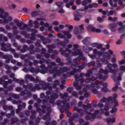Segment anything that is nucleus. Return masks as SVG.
<instances>
[{"label": "nucleus", "instance_id": "f257e3e1", "mask_svg": "<svg viewBox=\"0 0 125 125\" xmlns=\"http://www.w3.org/2000/svg\"><path fill=\"white\" fill-rule=\"evenodd\" d=\"M102 62L104 63V64H106L107 65V67H105V70H104L102 69L100 70V71L98 74L99 78L101 80H103L104 81H105L108 79V76L106 75L104 77H103V74L104 75H107V74H109V73H112L113 74L112 76V79H113L115 81L116 79L118 81L122 80V74H119L118 75H116L117 74V71L112 69V67L113 68H118V64L116 63H114L113 64L111 63H109V62L108 61L105 60H102Z\"/></svg>", "mask_w": 125, "mask_h": 125}, {"label": "nucleus", "instance_id": "f03ea898", "mask_svg": "<svg viewBox=\"0 0 125 125\" xmlns=\"http://www.w3.org/2000/svg\"><path fill=\"white\" fill-rule=\"evenodd\" d=\"M10 26L12 27V30H16L17 29V26L20 28V30H24V29L28 27V25L27 24H24L23 27H21L22 24L19 22V20L17 19L14 20V22H10L9 25H6V29L7 30H11V28Z\"/></svg>", "mask_w": 125, "mask_h": 125}, {"label": "nucleus", "instance_id": "7ed1b4c3", "mask_svg": "<svg viewBox=\"0 0 125 125\" xmlns=\"http://www.w3.org/2000/svg\"><path fill=\"white\" fill-rule=\"evenodd\" d=\"M0 18L3 19V23L6 24L12 21V17L8 16V15L4 13V10L1 8H0Z\"/></svg>", "mask_w": 125, "mask_h": 125}, {"label": "nucleus", "instance_id": "20e7f679", "mask_svg": "<svg viewBox=\"0 0 125 125\" xmlns=\"http://www.w3.org/2000/svg\"><path fill=\"white\" fill-rule=\"evenodd\" d=\"M98 85H103V86H104V89H102V90H103L104 91H107L106 87L108 85V84H107V83H104L103 84L102 83L99 82H97V83H95L92 84L91 85H87L86 88L88 89V88H92L93 87H97Z\"/></svg>", "mask_w": 125, "mask_h": 125}, {"label": "nucleus", "instance_id": "39448f33", "mask_svg": "<svg viewBox=\"0 0 125 125\" xmlns=\"http://www.w3.org/2000/svg\"><path fill=\"white\" fill-rule=\"evenodd\" d=\"M38 21H41L40 25L41 26H45V27H48V23H45L44 21H45V19H40V18H37L36 21L34 22V24L35 25V28H39L40 27V24L38 23Z\"/></svg>", "mask_w": 125, "mask_h": 125}, {"label": "nucleus", "instance_id": "423d86ee", "mask_svg": "<svg viewBox=\"0 0 125 125\" xmlns=\"http://www.w3.org/2000/svg\"><path fill=\"white\" fill-rule=\"evenodd\" d=\"M109 110V107H108V105H106L104 107V110L100 109L99 111L98 110L95 111V113L96 114H104L105 116H108L109 115H110V112L108 111Z\"/></svg>", "mask_w": 125, "mask_h": 125}, {"label": "nucleus", "instance_id": "0eeeda50", "mask_svg": "<svg viewBox=\"0 0 125 125\" xmlns=\"http://www.w3.org/2000/svg\"><path fill=\"white\" fill-rule=\"evenodd\" d=\"M67 71V68L64 67L63 69H61L60 70H57L56 68L53 70H50V74H57L58 76L60 75L61 73H63V72H66Z\"/></svg>", "mask_w": 125, "mask_h": 125}, {"label": "nucleus", "instance_id": "6e6552de", "mask_svg": "<svg viewBox=\"0 0 125 125\" xmlns=\"http://www.w3.org/2000/svg\"><path fill=\"white\" fill-rule=\"evenodd\" d=\"M69 30L66 31H63V34L65 37L67 38V39H71L72 38V34H71V32H72V29H73V26L72 25H70L68 26Z\"/></svg>", "mask_w": 125, "mask_h": 125}, {"label": "nucleus", "instance_id": "1a4fd4ad", "mask_svg": "<svg viewBox=\"0 0 125 125\" xmlns=\"http://www.w3.org/2000/svg\"><path fill=\"white\" fill-rule=\"evenodd\" d=\"M99 12H102L103 15H107V16H112L114 14V12L113 11H110L108 12V11H103L102 9H99Z\"/></svg>", "mask_w": 125, "mask_h": 125}, {"label": "nucleus", "instance_id": "9d476101", "mask_svg": "<svg viewBox=\"0 0 125 125\" xmlns=\"http://www.w3.org/2000/svg\"><path fill=\"white\" fill-rule=\"evenodd\" d=\"M87 30L91 31L92 32H96V33H101V30L100 29H96L91 25H89L87 27Z\"/></svg>", "mask_w": 125, "mask_h": 125}, {"label": "nucleus", "instance_id": "9b49d317", "mask_svg": "<svg viewBox=\"0 0 125 125\" xmlns=\"http://www.w3.org/2000/svg\"><path fill=\"white\" fill-rule=\"evenodd\" d=\"M69 1V4H66L65 5V6L67 8H70V6H73L74 5V2H75V0H63V2H65V3H68Z\"/></svg>", "mask_w": 125, "mask_h": 125}, {"label": "nucleus", "instance_id": "f8f14e48", "mask_svg": "<svg viewBox=\"0 0 125 125\" xmlns=\"http://www.w3.org/2000/svg\"><path fill=\"white\" fill-rule=\"evenodd\" d=\"M74 50L75 51L74 53H73L72 54L73 55L76 56V55H81V54L82 53L81 52V51L79 50V49H77L78 47H79V45L77 44L74 45Z\"/></svg>", "mask_w": 125, "mask_h": 125}, {"label": "nucleus", "instance_id": "ddd939ff", "mask_svg": "<svg viewBox=\"0 0 125 125\" xmlns=\"http://www.w3.org/2000/svg\"><path fill=\"white\" fill-rule=\"evenodd\" d=\"M108 27L112 31V32H115L117 30V27H118V24L116 23H110L108 25Z\"/></svg>", "mask_w": 125, "mask_h": 125}, {"label": "nucleus", "instance_id": "4468645a", "mask_svg": "<svg viewBox=\"0 0 125 125\" xmlns=\"http://www.w3.org/2000/svg\"><path fill=\"white\" fill-rule=\"evenodd\" d=\"M118 0H109V4L111 5V6H112V7H116L117 6L118 4L117 2H118Z\"/></svg>", "mask_w": 125, "mask_h": 125}, {"label": "nucleus", "instance_id": "2eb2a0df", "mask_svg": "<svg viewBox=\"0 0 125 125\" xmlns=\"http://www.w3.org/2000/svg\"><path fill=\"white\" fill-rule=\"evenodd\" d=\"M106 121L107 124H114V123H116V117L107 118Z\"/></svg>", "mask_w": 125, "mask_h": 125}, {"label": "nucleus", "instance_id": "dca6fc26", "mask_svg": "<svg viewBox=\"0 0 125 125\" xmlns=\"http://www.w3.org/2000/svg\"><path fill=\"white\" fill-rule=\"evenodd\" d=\"M91 46L92 47H96V48H97L98 49H100V48H102V44H97V43H93L91 44Z\"/></svg>", "mask_w": 125, "mask_h": 125}, {"label": "nucleus", "instance_id": "f3484780", "mask_svg": "<svg viewBox=\"0 0 125 125\" xmlns=\"http://www.w3.org/2000/svg\"><path fill=\"white\" fill-rule=\"evenodd\" d=\"M3 58L4 59H6V63H8V62H9V60H10V59H12V56L11 55H4L3 57Z\"/></svg>", "mask_w": 125, "mask_h": 125}, {"label": "nucleus", "instance_id": "a211bd4d", "mask_svg": "<svg viewBox=\"0 0 125 125\" xmlns=\"http://www.w3.org/2000/svg\"><path fill=\"white\" fill-rule=\"evenodd\" d=\"M59 103H60V105H63V107H69V104H66V101L60 102V101H59L57 104H59Z\"/></svg>", "mask_w": 125, "mask_h": 125}, {"label": "nucleus", "instance_id": "6ab92c4d", "mask_svg": "<svg viewBox=\"0 0 125 125\" xmlns=\"http://www.w3.org/2000/svg\"><path fill=\"white\" fill-rule=\"evenodd\" d=\"M83 93L85 97H87L88 96V93L86 92V89L84 88L83 89V92H79V95H82V94Z\"/></svg>", "mask_w": 125, "mask_h": 125}, {"label": "nucleus", "instance_id": "aec40b11", "mask_svg": "<svg viewBox=\"0 0 125 125\" xmlns=\"http://www.w3.org/2000/svg\"><path fill=\"white\" fill-rule=\"evenodd\" d=\"M56 5H57L58 7L63 8L64 3L62 2L58 1L56 2Z\"/></svg>", "mask_w": 125, "mask_h": 125}, {"label": "nucleus", "instance_id": "412c9836", "mask_svg": "<svg viewBox=\"0 0 125 125\" xmlns=\"http://www.w3.org/2000/svg\"><path fill=\"white\" fill-rule=\"evenodd\" d=\"M118 98V95H117L116 94H114L113 95V97L112 98V97H109L108 98V101H110V100H117L116 99V98Z\"/></svg>", "mask_w": 125, "mask_h": 125}, {"label": "nucleus", "instance_id": "4be33fe9", "mask_svg": "<svg viewBox=\"0 0 125 125\" xmlns=\"http://www.w3.org/2000/svg\"><path fill=\"white\" fill-rule=\"evenodd\" d=\"M25 78L26 80H30V81H31L32 82H34V81H35L34 78H33L31 75H27L25 76Z\"/></svg>", "mask_w": 125, "mask_h": 125}, {"label": "nucleus", "instance_id": "5701e85b", "mask_svg": "<svg viewBox=\"0 0 125 125\" xmlns=\"http://www.w3.org/2000/svg\"><path fill=\"white\" fill-rule=\"evenodd\" d=\"M112 105L114 106V107H117L119 106V104L118 103V101L117 100H112Z\"/></svg>", "mask_w": 125, "mask_h": 125}, {"label": "nucleus", "instance_id": "b1692460", "mask_svg": "<svg viewBox=\"0 0 125 125\" xmlns=\"http://www.w3.org/2000/svg\"><path fill=\"white\" fill-rule=\"evenodd\" d=\"M104 102H106V99L105 98H104L101 100V103L99 104V107L102 108L103 106V104H102V103H104Z\"/></svg>", "mask_w": 125, "mask_h": 125}, {"label": "nucleus", "instance_id": "393cba45", "mask_svg": "<svg viewBox=\"0 0 125 125\" xmlns=\"http://www.w3.org/2000/svg\"><path fill=\"white\" fill-rule=\"evenodd\" d=\"M57 97H58L57 94H54V95H53L51 97V100L50 101V103H53V102H54V99H56Z\"/></svg>", "mask_w": 125, "mask_h": 125}, {"label": "nucleus", "instance_id": "a878e982", "mask_svg": "<svg viewBox=\"0 0 125 125\" xmlns=\"http://www.w3.org/2000/svg\"><path fill=\"white\" fill-rule=\"evenodd\" d=\"M108 20H109V21H112V22H116V21H118V18L115 17L113 19L112 17H109L108 18Z\"/></svg>", "mask_w": 125, "mask_h": 125}, {"label": "nucleus", "instance_id": "bb28decb", "mask_svg": "<svg viewBox=\"0 0 125 125\" xmlns=\"http://www.w3.org/2000/svg\"><path fill=\"white\" fill-rule=\"evenodd\" d=\"M43 120L45 121H50V116H49V114H47L43 117Z\"/></svg>", "mask_w": 125, "mask_h": 125}, {"label": "nucleus", "instance_id": "cd10ccee", "mask_svg": "<svg viewBox=\"0 0 125 125\" xmlns=\"http://www.w3.org/2000/svg\"><path fill=\"white\" fill-rule=\"evenodd\" d=\"M93 51L94 54H97V55H101V52H98V50H97V49H94Z\"/></svg>", "mask_w": 125, "mask_h": 125}, {"label": "nucleus", "instance_id": "c85d7f7f", "mask_svg": "<svg viewBox=\"0 0 125 125\" xmlns=\"http://www.w3.org/2000/svg\"><path fill=\"white\" fill-rule=\"evenodd\" d=\"M104 18H106V16H105V15H104V16H103V17H102V18L101 17H98L97 18V20L99 22H102V21H103Z\"/></svg>", "mask_w": 125, "mask_h": 125}, {"label": "nucleus", "instance_id": "c756f323", "mask_svg": "<svg viewBox=\"0 0 125 125\" xmlns=\"http://www.w3.org/2000/svg\"><path fill=\"white\" fill-rule=\"evenodd\" d=\"M90 41V39H89V38H86L85 40H83V43H84V44H85V43H87V42H89Z\"/></svg>", "mask_w": 125, "mask_h": 125}, {"label": "nucleus", "instance_id": "7c9ffc66", "mask_svg": "<svg viewBox=\"0 0 125 125\" xmlns=\"http://www.w3.org/2000/svg\"><path fill=\"white\" fill-rule=\"evenodd\" d=\"M91 117H92V114L88 113H87V115L86 116L85 119L86 120H88L90 119V118H91Z\"/></svg>", "mask_w": 125, "mask_h": 125}, {"label": "nucleus", "instance_id": "2f4dec72", "mask_svg": "<svg viewBox=\"0 0 125 125\" xmlns=\"http://www.w3.org/2000/svg\"><path fill=\"white\" fill-rule=\"evenodd\" d=\"M98 6V4L97 3H93L92 4L89 5V8H92V7H97Z\"/></svg>", "mask_w": 125, "mask_h": 125}, {"label": "nucleus", "instance_id": "473e14b6", "mask_svg": "<svg viewBox=\"0 0 125 125\" xmlns=\"http://www.w3.org/2000/svg\"><path fill=\"white\" fill-rule=\"evenodd\" d=\"M13 80L14 82H17V83H19L21 84H23L24 83V81L23 80H18L16 79H14Z\"/></svg>", "mask_w": 125, "mask_h": 125}, {"label": "nucleus", "instance_id": "72a5a7b5", "mask_svg": "<svg viewBox=\"0 0 125 125\" xmlns=\"http://www.w3.org/2000/svg\"><path fill=\"white\" fill-rule=\"evenodd\" d=\"M83 109H88V108H90V107H91V104H88L87 105V106H86L84 104L83 105Z\"/></svg>", "mask_w": 125, "mask_h": 125}, {"label": "nucleus", "instance_id": "f704fd0d", "mask_svg": "<svg viewBox=\"0 0 125 125\" xmlns=\"http://www.w3.org/2000/svg\"><path fill=\"white\" fill-rule=\"evenodd\" d=\"M74 20L75 21H79L80 20V16H79V14L74 15Z\"/></svg>", "mask_w": 125, "mask_h": 125}, {"label": "nucleus", "instance_id": "c9c22d12", "mask_svg": "<svg viewBox=\"0 0 125 125\" xmlns=\"http://www.w3.org/2000/svg\"><path fill=\"white\" fill-rule=\"evenodd\" d=\"M74 86H75V87H76V88L77 89H79V88H81V86H79V85H78L77 82H75L74 83Z\"/></svg>", "mask_w": 125, "mask_h": 125}, {"label": "nucleus", "instance_id": "e433bc0d", "mask_svg": "<svg viewBox=\"0 0 125 125\" xmlns=\"http://www.w3.org/2000/svg\"><path fill=\"white\" fill-rule=\"evenodd\" d=\"M118 4L119 5H121V6L125 7V5L123 3V1L122 0H119L118 1Z\"/></svg>", "mask_w": 125, "mask_h": 125}, {"label": "nucleus", "instance_id": "4c0bfd02", "mask_svg": "<svg viewBox=\"0 0 125 125\" xmlns=\"http://www.w3.org/2000/svg\"><path fill=\"white\" fill-rule=\"evenodd\" d=\"M75 2L76 4L78 5H80V4H82V0H76Z\"/></svg>", "mask_w": 125, "mask_h": 125}, {"label": "nucleus", "instance_id": "58836bf2", "mask_svg": "<svg viewBox=\"0 0 125 125\" xmlns=\"http://www.w3.org/2000/svg\"><path fill=\"white\" fill-rule=\"evenodd\" d=\"M38 13H37L36 11H34V12H32V13H31V16L33 17H35V16H37Z\"/></svg>", "mask_w": 125, "mask_h": 125}, {"label": "nucleus", "instance_id": "ea45409f", "mask_svg": "<svg viewBox=\"0 0 125 125\" xmlns=\"http://www.w3.org/2000/svg\"><path fill=\"white\" fill-rule=\"evenodd\" d=\"M52 25H54V26H57L59 25V22H58V21H54L53 22Z\"/></svg>", "mask_w": 125, "mask_h": 125}, {"label": "nucleus", "instance_id": "a19ab883", "mask_svg": "<svg viewBox=\"0 0 125 125\" xmlns=\"http://www.w3.org/2000/svg\"><path fill=\"white\" fill-rule=\"evenodd\" d=\"M116 55H113V57L111 59V62H116Z\"/></svg>", "mask_w": 125, "mask_h": 125}, {"label": "nucleus", "instance_id": "79ce46f5", "mask_svg": "<svg viewBox=\"0 0 125 125\" xmlns=\"http://www.w3.org/2000/svg\"><path fill=\"white\" fill-rule=\"evenodd\" d=\"M117 112V108L116 107L112 108V110L110 111V113H116Z\"/></svg>", "mask_w": 125, "mask_h": 125}, {"label": "nucleus", "instance_id": "37998d69", "mask_svg": "<svg viewBox=\"0 0 125 125\" xmlns=\"http://www.w3.org/2000/svg\"><path fill=\"white\" fill-rule=\"evenodd\" d=\"M124 29H125V25H123L120 28H119V32H123Z\"/></svg>", "mask_w": 125, "mask_h": 125}, {"label": "nucleus", "instance_id": "c03bdc74", "mask_svg": "<svg viewBox=\"0 0 125 125\" xmlns=\"http://www.w3.org/2000/svg\"><path fill=\"white\" fill-rule=\"evenodd\" d=\"M73 120H74L73 118H70L69 119V123L70 124V125H74V123H73Z\"/></svg>", "mask_w": 125, "mask_h": 125}, {"label": "nucleus", "instance_id": "a18cd8bd", "mask_svg": "<svg viewBox=\"0 0 125 125\" xmlns=\"http://www.w3.org/2000/svg\"><path fill=\"white\" fill-rule=\"evenodd\" d=\"M118 89V84H115V86L113 88L112 90L113 91H116Z\"/></svg>", "mask_w": 125, "mask_h": 125}, {"label": "nucleus", "instance_id": "49530a36", "mask_svg": "<svg viewBox=\"0 0 125 125\" xmlns=\"http://www.w3.org/2000/svg\"><path fill=\"white\" fill-rule=\"evenodd\" d=\"M87 4V2L86 1V0H85L82 2V5H86Z\"/></svg>", "mask_w": 125, "mask_h": 125}, {"label": "nucleus", "instance_id": "de8ad7c7", "mask_svg": "<svg viewBox=\"0 0 125 125\" xmlns=\"http://www.w3.org/2000/svg\"><path fill=\"white\" fill-rule=\"evenodd\" d=\"M58 36L59 38H60L61 39H63V38H64V36H63V35L61 34H59Z\"/></svg>", "mask_w": 125, "mask_h": 125}, {"label": "nucleus", "instance_id": "09e8293b", "mask_svg": "<svg viewBox=\"0 0 125 125\" xmlns=\"http://www.w3.org/2000/svg\"><path fill=\"white\" fill-rule=\"evenodd\" d=\"M125 60H122L119 62V64H120V65H122V64H125Z\"/></svg>", "mask_w": 125, "mask_h": 125}, {"label": "nucleus", "instance_id": "8fccbe9b", "mask_svg": "<svg viewBox=\"0 0 125 125\" xmlns=\"http://www.w3.org/2000/svg\"><path fill=\"white\" fill-rule=\"evenodd\" d=\"M59 13H64L65 11L63 9H61L59 11Z\"/></svg>", "mask_w": 125, "mask_h": 125}, {"label": "nucleus", "instance_id": "3c124183", "mask_svg": "<svg viewBox=\"0 0 125 125\" xmlns=\"http://www.w3.org/2000/svg\"><path fill=\"white\" fill-rule=\"evenodd\" d=\"M54 30H55L56 31H57L58 32H59L60 31V29H59V27L57 26H55L54 27Z\"/></svg>", "mask_w": 125, "mask_h": 125}, {"label": "nucleus", "instance_id": "603ef678", "mask_svg": "<svg viewBox=\"0 0 125 125\" xmlns=\"http://www.w3.org/2000/svg\"><path fill=\"white\" fill-rule=\"evenodd\" d=\"M120 70H121V71H125V66H122L120 67Z\"/></svg>", "mask_w": 125, "mask_h": 125}, {"label": "nucleus", "instance_id": "864d4df0", "mask_svg": "<svg viewBox=\"0 0 125 125\" xmlns=\"http://www.w3.org/2000/svg\"><path fill=\"white\" fill-rule=\"evenodd\" d=\"M57 84H59V81L57 80L54 82V85H57Z\"/></svg>", "mask_w": 125, "mask_h": 125}, {"label": "nucleus", "instance_id": "5fc2aeb1", "mask_svg": "<svg viewBox=\"0 0 125 125\" xmlns=\"http://www.w3.org/2000/svg\"><path fill=\"white\" fill-rule=\"evenodd\" d=\"M40 85H36L35 86V88H36V89H38V90H40V89H41V88L39 87Z\"/></svg>", "mask_w": 125, "mask_h": 125}, {"label": "nucleus", "instance_id": "6e6d98bb", "mask_svg": "<svg viewBox=\"0 0 125 125\" xmlns=\"http://www.w3.org/2000/svg\"><path fill=\"white\" fill-rule=\"evenodd\" d=\"M121 43H122V41L121 40H118L116 42V44H121Z\"/></svg>", "mask_w": 125, "mask_h": 125}, {"label": "nucleus", "instance_id": "4d7b16f0", "mask_svg": "<svg viewBox=\"0 0 125 125\" xmlns=\"http://www.w3.org/2000/svg\"><path fill=\"white\" fill-rule=\"evenodd\" d=\"M51 125H57V123H56V121H53L51 122Z\"/></svg>", "mask_w": 125, "mask_h": 125}, {"label": "nucleus", "instance_id": "13d9d810", "mask_svg": "<svg viewBox=\"0 0 125 125\" xmlns=\"http://www.w3.org/2000/svg\"><path fill=\"white\" fill-rule=\"evenodd\" d=\"M82 105H83V102H80L78 103L79 107H82Z\"/></svg>", "mask_w": 125, "mask_h": 125}, {"label": "nucleus", "instance_id": "bf43d9fd", "mask_svg": "<svg viewBox=\"0 0 125 125\" xmlns=\"http://www.w3.org/2000/svg\"><path fill=\"white\" fill-rule=\"evenodd\" d=\"M14 56L16 58H18V57H19V55L16 53L14 54Z\"/></svg>", "mask_w": 125, "mask_h": 125}, {"label": "nucleus", "instance_id": "052dcab7", "mask_svg": "<svg viewBox=\"0 0 125 125\" xmlns=\"http://www.w3.org/2000/svg\"><path fill=\"white\" fill-rule=\"evenodd\" d=\"M72 9L73 10H75V9H77V6H76V5H73V6H72Z\"/></svg>", "mask_w": 125, "mask_h": 125}, {"label": "nucleus", "instance_id": "680f3d73", "mask_svg": "<svg viewBox=\"0 0 125 125\" xmlns=\"http://www.w3.org/2000/svg\"><path fill=\"white\" fill-rule=\"evenodd\" d=\"M74 109L75 110V111H77V112H80V109H79V108H78V107H75L74 108Z\"/></svg>", "mask_w": 125, "mask_h": 125}, {"label": "nucleus", "instance_id": "e2e57ef3", "mask_svg": "<svg viewBox=\"0 0 125 125\" xmlns=\"http://www.w3.org/2000/svg\"><path fill=\"white\" fill-rule=\"evenodd\" d=\"M10 77L11 79H14V74H11L10 75Z\"/></svg>", "mask_w": 125, "mask_h": 125}, {"label": "nucleus", "instance_id": "0e129e2a", "mask_svg": "<svg viewBox=\"0 0 125 125\" xmlns=\"http://www.w3.org/2000/svg\"><path fill=\"white\" fill-rule=\"evenodd\" d=\"M117 25H119V26H122L123 25V22L120 21L117 22Z\"/></svg>", "mask_w": 125, "mask_h": 125}, {"label": "nucleus", "instance_id": "69168bd1", "mask_svg": "<svg viewBox=\"0 0 125 125\" xmlns=\"http://www.w3.org/2000/svg\"><path fill=\"white\" fill-rule=\"evenodd\" d=\"M60 29H64V25H59Z\"/></svg>", "mask_w": 125, "mask_h": 125}, {"label": "nucleus", "instance_id": "338daca9", "mask_svg": "<svg viewBox=\"0 0 125 125\" xmlns=\"http://www.w3.org/2000/svg\"><path fill=\"white\" fill-rule=\"evenodd\" d=\"M121 17L125 18V13H122V14L121 15Z\"/></svg>", "mask_w": 125, "mask_h": 125}, {"label": "nucleus", "instance_id": "774afa93", "mask_svg": "<svg viewBox=\"0 0 125 125\" xmlns=\"http://www.w3.org/2000/svg\"><path fill=\"white\" fill-rule=\"evenodd\" d=\"M66 122H65L64 121H62V124H61V125H66Z\"/></svg>", "mask_w": 125, "mask_h": 125}]
</instances>
